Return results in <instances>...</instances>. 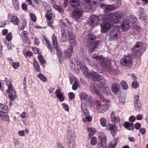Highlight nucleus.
<instances>
[{"label":"nucleus","mask_w":148,"mask_h":148,"mask_svg":"<svg viewBox=\"0 0 148 148\" xmlns=\"http://www.w3.org/2000/svg\"><path fill=\"white\" fill-rule=\"evenodd\" d=\"M75 70L82 69L83 74L86 77L92 78L93 79L98 80L102 83H104V80L103 79L102 76L99 75L97 72L93 71L90 72L85 66V64L83 62L80 61L76 62Z\"/></svg>","instance_id":"obj_1"},{"label":"nucleus","mask_w":148,"mask_h":148,"mask_svg":"<svg viewBox=\"0 0 148 148\" xmlns=\"http://www.w3.org/2000/svg\"><path fill=\"white\" fill-rule=\"evenodd\" d=\"M125 14L123 13L115 12L109 14L100 16L103 22H110L111 23H117L121 21Z\"/></svg>","instance_id":"obj_2"},{"label":"nucleus","mask_w":148,"mask_h":148,"mask_svg":"<svg viewBox=\"0 0 148 148\" xmlns=\"http://www.w3.org/2000/svg\"><path fill=\"white\" fill-rule=\"evenodd\" d=\"M92 57L101 63V66L102 67L103 70H106L108 72L112 71V69L109 61H106L104 60L102 56H98L96 54L93 55Z\"/></svg>","instance_id":"obj_3"},{"label":"nucleus","mask_w":148,"mask_h":148,"mask_svg":"<svg viewBox=\"0 0 148 148\" xmlns=\"http://www.w3.org/2000/svg\"><path fill=\"white\" fill-rule=\"evenodd\" d=\"M67 144L69 148H73L75 145L76 134L74 130H70L67 133Z\"/></svg>","instance_id":"obj_4"},{"label":"nucleus","mask_w":148,"mask_h":148,"mask_svg":"<svg viewBox=\"0 0 148 148\" xmlns=\"http://www.w3.org/2000/svg\"><path fill=\"white\" fill-rule=\"evenodd\" d=\"M5 81L8 88V89L6 90V92L9 93V96L10 99L11 100H14L17 97L16 92L12 83L8 78H5Z\"/></svg>","instance_id":"obj_5"},{"label":"nucleus","mask_w":148,"mask_h":148,"mask_svg":"<svg viewBox=\"0 0 148 148\" xmlns=\"http://www.w3.org/2000/svg\"><path fill=\"white\" fill-rule=\"evenodd\" d=\"M90 90L93 94L97 95L101 100L103 102L108 101L103 96L102 93L97 89V85L94 83L91 84L90 87Z\"/></svg>","instance_id":"obj_6"},{"label":"nucleus","mask_w":148,"mask_h":148,"mask_svg":"<svg viewBox=\"0 0 148 148\" xmlns=\"http://www.w3.org/2000/svg\"><path fill=\"white\" fill-rule=\"evenodd\" d=\"M120 64L123 66H131L132 64V57L128 55L123 56L120 60Z\"/></svg>","instance_id":"obj_7"},{"label":"nucleus","mask_w":148,"mask_h":148,"mask_svg":"<svg viewBox=\"0 0 148 148\" xmlns=\"http://www.w3.org/2000/svg\"><path fill=\"white\" fill-rule=\"evenodd\" d=\"M81 108L84 115L86 116L85 118H83L82 121L84 122H89L91 121L92 118L88 115V111L87 108V106L84 103L82 102Z\"/></svg>","instance_id":"obj_8"},{"label":"nucleus","mask_w":148,"mask_h":148,"mask_svg":"<svg viewBox=\"0 0 148 148\" xmlns=\"http://www.w3.org/2000/svg\"><path fill=\"white\" fill-rule=\"evenodd\" d=\"M67 30L69 42L71 44L70 46H76L77 45V43L75 39V37L72 32V28L70 27H68Z\"/></svg>","instance_id":"obj_9"},{"label":"nucleus","mask_w":148,"mask_h":148,"mask_svg":"<svg viewBox=\"0 0 148 148\" xmlns=\"http://www.w3.org/2000/svg\"><path fill=\"white\" fill-rule=\"evenodd\" d=\"M96 105L97 106V111L99 113H103L106 112L109 107V105L107 103H105L101 105V103L98 101H96Z\"/></svg>","instance_id":"obj_10"},{"label":"nucleus","mask_w":148,"mask_h":148,"mask_svg":"<svg viewBox=\"0 0 148 148\" xmlns=\"http://www.w3.org/2000/svg\"><path fill=\"white\" fill-rule=\"evenodd\" d=\"M96 36L92 34H89L88 35L87 40L88 42V46H97L100 41L99 40L93 41L96 39Z\"/></svg>","instance_id":"obj_11"},{"label":"nucleus","mask_w":148,"mask_h":148,"mask_svg":"<svg viewBox=\"0 0 148 148\" xmlns=\"http://www.w3.org/2000/svg\"><path fill=\"white\" fill-rule=\"evenodd\" d=\"M103 79L104 80V83H102L101 82V81H99L98 80H95L93 79L94 80L97 81L98 82V83H97L98 84V87L99 88H102V89L103 90V92L106 94L107 95H111V91L110 88L108 87H105V81L104 79V77L103 76Z\"/></svg>","instance_id":"obj_12"},{"label":"nucleus","mask_w":148,"mask_h":148,"mask_svg":"<svg viewBox=\"0 0 148 148\" xmlns=\"http://www.w3.org/2000/svg\"><path fill=\"white\" fill-rule=\"evenodd\" d=\"M48 49L51 52L54 51L56 50L57 51V54L58 57L59 59V62L60 63L62 62L64 58L63 57L62 52L61 51L59 47H48Z\"/></svg>","instance_id":"obj_13"},{"label":"nucleus","mask_w":148,"mask_h":148,"mask_svg":"<svg viewBox=\"0 0 148 148\" xmlns=\"http://www.w3.org/2000/svg\"><path fill=\"white\" fill-rule=\"evenodd\" d=\"M115 23H111L110 22H103L100 25L101 32L102 33H105L108 31L113 25Z\"/></svg>","instance_id":"obj_14"},{"label":"nucleus","mask_w":148,"mask_h":148,"mask_svg":"<svg viewBox=\"0 0 148 148\" xmlns=\"http://www.w3.org/2000/svg\"><path fill=\"white\" fill-rule=\"evenodd\" d=\"M101 8L107 11H110L116 9L119 7L116 4L106 5L103 3L100 4Z\"/></svg>","instance_id":"obj_15"},{"label":"nucleus","mask_w":148,"mask_h":148,"mask_svg":"<svg viewBox=\"0 0 148 148\" xmlns=\"http://www.w3.org/2000/svg\"><path fill=\"white\" fill-rule=\"evenodd\" d=\"M133 19L134 20L133 21L131 19L129 21L127 20V21H123L121 24V29L122 31L125 32L130 29V26L129 23L130 21H131L132 23H135V21H136L137 19L135 18H133Z\"/></svg>","instance_id":"obj_16"},{"label":"nucleus","mask_w":148,"mask_h":148,"mask_svg":"<svg viewBox=\"0 0 148 148\" xmlns=\"http://www.w3.org/2000/svg\"><path fill=\"white\" fill-rule=\"evenodd\" d=\"M100 19V17L95 15H93L88 22V24L91 26L93 27L97 23Z\"/></svg>","instance_id":"obj_17"},{"label":"nucleus","mask_w":148,"mask_h":148,"mask_svg":"<svg viewBox=\"0 0 148 148\" xmlns=\"http://www.w3.org/2000/svg\"><path fill=\"white\" fill-rule=\"evenodd\" d=\"M73 11L72 13L73 16L76 18H79L82 15L83 10L80 7L77 8Z\"/></svg>","instance_id":"obj_18"},{"label":"nucleus","mask_w":148,"mask_h":148,"mask_svg":"<svg viewBox=\"0 0 148 148\" xmlns=\"http://www.w3.org/2000/svg\"><path fill=\"white\" fill-rule=\"evenodd\" d=\"M106 127L108 130H110V132L113 136H115L116 135L117 128L116 125L109 124Z\"/></svg>","instance_id":"obj_19"},{"label":"nucleus","mask_w":148,"mask_h":148,"mask_svg":"<svg viewBox=\"0 0 148 148\" xmlns=\"http://www.w3.org/2000/svg\"><path fill=\"white\" fill-rule=\"evenodd\" d=\"M28 32L25 31H24L22 33V40L23 42L26 44L29 45L30 44V41L29 38L27 36L28 34Z\"/></svg>","instance_id":"obj_20"},{"label":"nucleus","mask_w":148,"mask_h":148,"mask_svg":"<svg viewBox=\"0 0 148 148\" xmlns=\"http://www.w3.org/2000/svg\"><path fill=\"white\" fill-rule=\"evenodd\" d=\"M119 34V31L118 29L114 28L110 32V35L111 38L114 40L118 39Z\"/></svg>","instance_id":"obj_21"},{"label":"nucleus","mask_w":148,"mask_h":148,"mask_svg":"<svg viewBox=\"0 0 148 148\" xmlns=\"http://www.w3.org/2000/svg\"><path fill=\"white\" fill-rule=\"evenodd\" d=\"M55 94L56 97L58 98L60 101L62 102L64 100V95L63 92H61V89L59 88L56 90Z\"/></svg>","instance_id":"obj_22"},{"label":"nucleus","mask_w":148,"mask_h":148,"mask_svg":"<svg viewBox=\"0 0 148 148\" xmlns=\"http://www.w3.org/2000/svg\"><path fill=\"white\" fill-rule=\"evenodd\" d=\"M70 3L71 7L74 9L81 7L79 0H70Z\"/></svg>","instance_id":"obj_23"},{"label":"nucleus","mask_w":148,"mask_h":148,"mask_svg":"<svg viewBox=\"0 0 148 148\" xmlns=\"http://www.w3.org/2000/svg\"><path fill=\"white\" fill-rule=\"evenodd\" d=\"M73 52V47H69L64 52V56L65 58H70Z\"/></svg>","instance_id":"obj_24"},{"label":"nucleus","mask_w":148,"mask_h":148,"mask_svg":"<svg viewBox=\"0 0 148 148\" xmlns=\"http://www.w3.org/2000/svg\"><path fill=\"white\" fill-rule=\"evenodd\" d=\"M120 86L117 83L115 82L113 83L112 86V90L114 93L117 92L119 91Z\"/></svg>","instance_id":"obj_25"},{"label":"nucleus","mask_w":148,"mask_h":148,"mask_svg":"<svg viewBox=\"0 0 148 148\" xmlns=\"http://www.w3.org/2000/svg\"><path fill=\"white\" fill-rule=\"evenodd\" d=\"M61 32L62 35L60 39L61 41L62 42H65L67 40V38L66 33L64 30V27L61 28Z\"/></svg>","instance_id":"obj_26"},{"label":"nucleus","mask_w":148,"mask_h":148,"mask_svg":"<svg viewBox=\"0 0 148 148\" xmlns=\"http://www.w3.org/2000/svg\"><path fill=\"white\" fill-rule=\"evenodd\" d=\"M110 117L111 121L114 123H118L120 120V118L118 116H115L114 115V112H112L111 115Z\"/></svg>","instance_id":"obj_27"},{"label":"nucleus","mask_w":148,"mask_h":148,"mask_svg":"<svg viewBox=\"0 0 148 148\" xmlns=\"http://www.w3.org/2000/svg\"><path fill=\"white\" fill-rule=\"evenodd\" d=\"M8 112V106L0 103V112L5 113Z\"/></svg>","instance_id":"obj_28"},{"label":"nucleus","mask_w":148,"mask_h":148,"mask_svg":"<svg viewBox=\"0 0 148 148\" xmlns=\"http://www.w3.org/2000/svg\"><path fill=\"white\" fill-rule=\"evenodd\" d=\"M11 21L14 25L18 26L19 24L20 21L19 18L15 16H13L12 17Z\"/></svg>","instance_id":"obj_29"},{"label":"nucleus","mask_w":148,"mask_h":148,"mask_svg":"<svg viewBox=\"0 0 148 148\" xmlns=\"http://www.w3.org/2000/svg\"><path fill=\"white\" fill-rule=\"evenodd\" d=\"M87 130L89 132L88 136L89 138L93 136L95 133L96 132V130L94 128L88 127L87 128Z\"/></svg>","instance_id":"obj_30"},{"label":"nucleus","mask_w":148,"mask_h":148,"mask_svg":"<svg viewBox=\"0 0 148 148\" xmlns=\"http://www.w3.org/2000/svg\"><path fill=\"white\" fill-rule=\"evenodd\" d=\"M123 126L127 129L129 130H132L134 128L133 124L129 123L128 122L124 123Z\"/></svg>","instance_id":"obj_31"},{"label":"nucleus","mask_w":148,"mask_h":148,"mask_svg":"<svg viewBox=\"0 0 148 148\" xmlns=\"http://www.w3.org/2000/svg\"><path fill=\"white\" fill-rule=\"evenodd\" d=\"M99 137L101 139V142L104 143L106 144L107 143V138L106 136L103 133H101L99 135Z\"/></svg>","instance_id":"obj_32"},{"label":"nucleus","mask_w":148,"mask_h":148,"mask_svg":"<svg viewBox=\"0 0 148 148\" xmlns=\"http://www.w3.org/2000/svg\"><path fill=\"white\" fill-rule=\"evenodd\" d=\"M134 108L137 112H140L141 110V104L140 101L138 102H134Z\"/></svg>","instance_id":"obj_33"},{"label":"nucleus","mask_w":148,"mask_h":148,"mask_svg":"<svg viewBox=\"0 0 148 148\" xmlns=\"http://www.w3.org/2000/svg\"><path fill=\"white\" fill-rule=\"evenodd\" d=\"M52 44L54 46H57L58 43L57 41V37L55 36V34H53L52 37Z\"/></svg>","instance_id":"obj_34"},{"label":"nucleus","mask_w":148,"mask_h":148,"mask_svg":"<svg viewBox=\"0 0 148 148\" xmlns=\"http://www.w3.org/2000/svg\"><path fill=\"white\" fill-rule=\"evenodd\" d=\"M79 97L82 101H84L86 99L88 96L85 93L81 92L79 94Z\"/></svg>","instance_id":"obj_35"},{"label":"nucleus","mask_w":148,"mask_h":148,"mask_svg":"<svg viewBox=\"0 0 148 148\" xmlns=\"http://www.w3.org/2000/svg\"><path fill=\"white\" fill-rule=\"evenodd\" d=\"M84 2L83 3V5L89 9H91V5L90 4L91 1L90 0H85Z\"/></svg>","instance_id":"obj_36"},{"label":"nucleus","mask_w":148,"mask_h":148,"mask_svg":"<svg viewBox=\"0 0 148 148\" xmlns=\"http://www.w3.org/2000/svg\"><path fill=\"white\" fill-rule=\"evenodd\" d=\"M138 12L139 15L141 17H145L146 16L145 10L143 8H140Z\"/></svg>","instance_id":"obj_37"},{"label":"nucleus","mask_w":148,"mask_h":148,"mask_svg":"<svg viewBox=\"0 0 148 148\" xmlns=\"http://www.w3.org/2000/svg\"><path fill=\"white\" fill-rule=\"evenodd\" d=\"M140 47H133L132 52L135 55H138L140 53Z\"/></svg>","instance_id":"obj_38"},{"label":"nucleus","mask_w":148,"mask_h":148,"mask_svg":"<svg viewBox=\"0 0 148 148\" xmlns=\"http://www.w3.org/2000/svg\"><path fill=\"white\" fill-rule=\"evenodd\" d=\"M14 7L16 10H18L19 9V5L17 0L12 1Z\"/></svg>","instance_id":"obj_39"},{"label":"nucleus","mask_w":148,"mask_h":148,"mask_svg":"<svg viewBox=\"0 0 148 148\" xmlns=\"http://www.w3.org/2000/svg\"><path fill=\"white\" fill-rule=\"evenodd\" d=\"M52 11L51 10H48L46 14V17L47 20H51L52 19Z\"/></svg>","instance_id":"obj_40"},{"label":"nucleus","mask_w":148,"mask_h":148,"mask_svg":"<svg viewBox=\"0 0 148 148\" xmlns=\"http://www.w3.org/2000/svg\"><path fill=\"white\" fill-rule=\"evenodd\" d=\"M34 65L36 70L38 71H40V66L37 61L35 59L33 60Z\"/></svg>","instance_id":"obj_41"},{"label":"nucleus","mask_w":148,"mask_h":148,"mask_svg":"<svg viewBox=\"0 0 148 148\" xmlns=\"http://www.w3.org/2000/svg\"><path fill=\"white\" fill-rule=\"evenodd\" d=\"M26 24L27 22L26 21L24 20H23L22 24V26L21 27H20L18 25V29L20 31L24 29L26 26Z\"/></svg>","instance_id":"obj_42"},{"label":"nucleus","mask_w":148,"mask_h":148,"mask_svg":"<svg viewBox=\"0 0 148 148\" xmlns=\"http://www.w3.org/2000/svg\"><path fill=\"white\" fill-rule=\"evenodd\" d=\"M69 79L70 83L71 84H73V83H74L76 82H79L77 78L73 75L70 76Z\"/></svg>","instance_id":"obj_43"},{"label":"nucleus","mask_w":148,"mask_h":148,"mask_svg":"<svg viewBox=\"0 0 148 148\" xmlns=\"http://www.w3.org/2000/svg\"><path fill=\"white\" fill-rule=\"evenodd\" d=\"M0 117L1 118L2 120L5 121H8L9 120V118L8 115H3L0 112Z\"/></svg>","instance_id":"obj_44"},{"label":"nucleus","mask_w":148,"mask_h":148,"mask_svg":"<svg viewBox=\"0 0 148 148\" xmlns=\"http://www.w3.org/2000/svg\"><path fill=\"white\" fill-rule=\"evenodd\" d=\"M97 143V139L95 136L92 137L90 139V143L92 145H95Z\"/></svg>","instance_id":"obj_45"},{"label":"nucleus","mask_w":148,"mask_h":148,"mask_svg":"<svg viewBox=\"0 0 148 148\" xmlns=\"http://www.w3.org/2000/svg\"><path fill=\"white\" fill-rule=\"evenodd\" d=\"M38 58L39 61L41 64H44L45 62V60L43 59L42 56L41 54L38 55Z\"/></svg>","instance_id":"obj_46"},{"label":"nucleus","mask_w":148,"mask_h":148,"mask_svg":"<svg viewBox=\"0 0 148 148\" xmlns=\"http://www.w3.org/2000/svg\"><path fill=\"white\" fill-rule=\"evenodd\" d=\"M121 85L122 88L126 90L128 88V86L127 83L124 81H122L121 82Z\"/></svg>","instance_id":"obj_47"},{"label":"nucleus","mask_w":148,"mask_h":148,"mask_svg":"<svg viewBox=\"0 0 148 148\" xmlns=\"http://www.w3.org/2000/svg\"><path fill=\"white\" fill-rule=\"evenodd\" d=\"M32 50L36 54L38 53V55H39L41 54L40 50L37 47H32Z\"/></svg>","instance_id":"obj_48"},{"label":"nucleus","mask_w":148,"mask_h":148,"mask_svg":"<svg viewBox=\"0 0 148 148\" xmlns=\"http://www.w3.org/2000/svg\"><path fill=\"white\" fill-rule=\"evenodd\" d=\"M43 40H45V42L47 45L48 46H51V42L48 40L45 36H43Z\"/></svg>","instance_id":"obj_49"},{"label":"nucleus","mask_w":148,"mask_h":148,"mask_svg":"<svg viewBox=\"0 0 148 148\" xmlns=\"http://www.w3.org/2000/svg\"><path fill=\"white\" fill-rule=\"evenodd\" d=\"M100 122L101 125L103 127H105L106 124V121L104 117L102 118L100 120Z\"/></svg>","instance_id":"obj_50"},{"label":"nucleus","mask_w":148,"mask_h":148,"mask_svg":"<svg viewBox=\"0 0 148 148\" xmlns=\"http://www.w3.org/2000/svg\"><path fill=\"white\" fill-rule=\"evenodd\" d=\"M38 77L43 82H46L47 81V79L43 75L40 74L38 75Z\"/></svg>","instance_id":"obj_51"},{"label":"nucleus","mask_w":148,"mask_h":148,"mask_svg":"<svg viewBox=\"0 0 148 148\" xmlns=\"http://www.w3.org/2000/svg\"><path fill=\"white\" fill-rule=\"evenodd\" d=\"M6 38L7 40L8 41V42H9L10 41L12 40V33L11 32L8 33V34L6 36Z\"/></svg>","instance_id":"obj_52"},{"label":"nucleus","mask_w":148,"mask_h":148,"mask_svg":"<svg viewBox=\"0 0 148 148\" xmlns=\"http://www.w3.org/2000/svg\"><path fill=\"white\" fill-rule=\"evenodd\" d=\"M75 65L72 62H71L70 63V69L73 71H75L76 68Z\"/></svg>","instance_id":"obj_53"},{"label":"nucleus","mask_w":148,"mask_h":148,"mask_svg":"<svg viewBox=\"0 0 148 148\" xmlns=\"http://www.w3.org/2000/svg\"><path fill=\"white\" fill-rule=\"evenodd\" d=\"M12 66L14 68L16 69L19 66L20 64L18 62H13L12 63Z\"/></svg>","instance_id":"obj_54"},{"label":"nucleus","mask_w":148,"mask_h":148,"mask_svg":"<svg viewBox=\"0 0 148 148\" xmlns=\"http://www.w3.org/2000/svg\"><path fill=\"white\" fill-rule=\"evenodd\" d=\"M146 45H147L143 42H137L134 46H146Z\"/></svg>","instance_id":"obj_55"},{"label":"nucleus","mask_w":148,"mask_h":148,"mask_svg":"<svg viewBox=\"0 0 148 148\" xmlns=\"http://www.w3.org/2000/svg\"><path fill=\"white\" fill-rule=\"evenodd\" d=\"M78 82H76L74 83L72 86L73 89L74 90H76L77 89L78 86Z\"/></svg>","instance_id":"obj_56"},{"label":"nucleus","mask_w":148,"mask_h":148,"mask_svg":"<svg viewBox=\"0 0 148 148\" xmlns=\"http://www.w3.org/2000/svg\"><path fill=\"white\" fill-rule=\"evenodd\" d=\"M138 86V83L136 81H134L132 84V86L134 88H136Z\"/></svg>","instance_id":"obj_57"},{"label":"nucleus","mask_w":148,"mask_h":148,"mask_svg":"<svg viewBox=\"0 0 148 148\" xmlns=\"http://www.w3.org/2000/svg\"><path fill=\"white\" fill-rule=\"evenodd\" d=\"M24 56L26 57H30L32 55V52L30 51H28L26 53H24Z\"/></svg>","instance_id":"obj_58"},{"label":"nucleus","mask_w":148,"mask_h":148,"mask_svg":"<svg viewBox=\"0 0 148 148\" xmlns=\"http://www.w3.org/2000/svg\"><path fill=\"white\" fill-rule=\"evenodd\" d=\"M69 97L70 99H74L75 97V95L73 92H70L69 93Z\"/></svg>","instance_id":"obj_59"},{"label":"nucleus","mask_w":148,"mask_h":148,"mask_svg":"<svg viewBox=\"0 0 148 148\" xmlns=\"http://www.w3.org/2000/svg\"><path fill=\"white\" fill-rule=\"evenodd\" d=\"M18 134L20 136H25L24 130H21L19 131L18 132Z\"/></svg>","instance_id":"obj_60"},{"label":"nucleus","mask_w":148,"mask_h":148,"mask_svg":"<svg viewBox=\"0 0 148 148\" xmlns=\"http://www.w3.org/2000/svg\"><path fill=\"white\" fill-rule=\"evenodd\" d=\"M117 143V141L116 139H114L111 142L110 144L111 145L115 147Z\"/></svg>","instance_id":"obj_61"},{"label":"nucleus","mask_w":148,"mask_h":148,"mask_svg":"<svg viewBox=\"0 0 148 148\" xmlns=\"http://www.w3.org/2000/svg\"><path fill=\"white\" fill-rule=\"evenodd\" d=\"M97 148H104V145L102 142H100L97 145Z\"/></svg>","instance_id":"obj_62"},{"label":"nucleus","mask_w":148,"mask_h":148,"mask_svg":"<svg viewBox=\"0 0 148 148\" xmlns=\"http://www.w3.org/2000/svg\"><path fill=\"white\" fill-rule=\"evenodd\" d=\"M63 107L64 108V110L67 111L69 110V107L65 103H62V104Z\"/></svg>","instance_id":"obj_63"},{"label":"nucleus","mask_w":148,"mask_h":148,"mask_svg":"<svg viewBox=\"0 0 148 148\" xmlns=\"http://www.w3.org/2000/svg\"><path fill=\"white\" fill-rule=\"evenodd\" d=\"M136 119V118L134 116H130L129 119V120L130 122H134Z\"/></svg>","instance_id":"obj_64"}]
</instances>
